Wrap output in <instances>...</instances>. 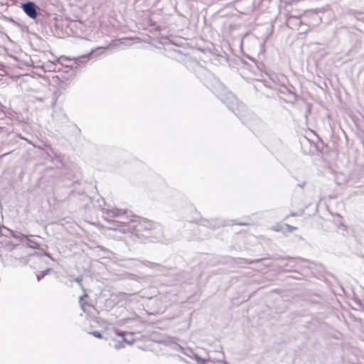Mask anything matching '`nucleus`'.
<instances>
[{
	"label": "nucleus",
	"instance_id": "7ed1b4c3",
	"mask_svg": "<svg viewBox=\"0 0 364 364\" xmlns=\"http://www.w3.org/2000/svg\"><path fill=\"white\" fill-rule=\"evenodd\" d=\"M287 227H288V229L291 231L296 229L295 227H292L290 225H287Z\"/></svg>",
	"mask_w": 364,
	"mask_h": 364
},
{
	"label": "nucleus",
	"instance_id": "f257e3e1",
	"mask_svg": "<svg viewBox=\"0 0 364 364\" xmlns=\"http://www.w3.org/2000/svg\"><path fill=\"white\" fill-rule=\"evenodd\" d=\"M23 11L31 18H36L38 16L36 6L33 2L29 1L23 4L21 6Z\"/></svg>",
	"mask_w": 364,
	"mask_h": 364
},
{
	"label": "nucleus",
	"instance_id": "f03ea898",
	"mask_svg": "<svg viewBox=\"0 0 364 364\" xmlns=\"http://www.w3.org/2000/svg\"><path fill=\"white\" fill-rule=\"evenodd\" d=\"M90 333L97 338H102V335L99 331H92Z\"/></svg>",
	"mask_w": 364,
	"mask_h": 364
}]
</instances>
